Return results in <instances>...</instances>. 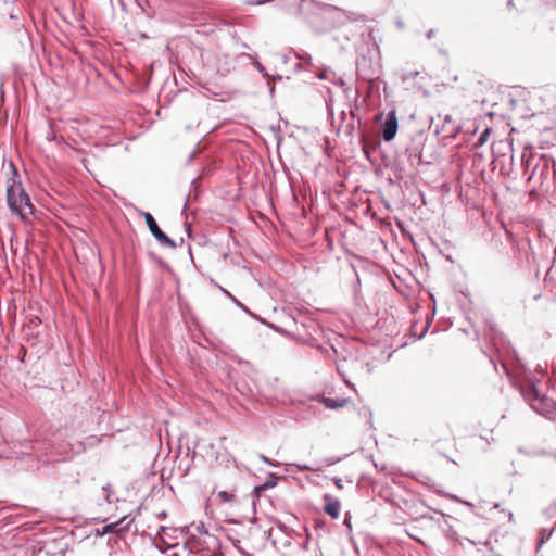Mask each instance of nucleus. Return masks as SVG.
I'll return each mask as SVG.
<instances>
[{
  "label": "nucleus",
  "instance_id": "11",
  "mask_svg": "<svg viewBox=\"0 0 556 556\" xmlns=\"http://www.w3.org/2000/svg\"><path fill=\"white\" fill-rule=\"evenodd\" d=\"M326 504L324 506V511L330 516L332 519H337L340 514L341 504L338 500L332 498L331 495L326 494L324 496Z\"/></svg>",
  "mask_w": 556,
  "mask_h": 556
},
{
  "label": "nucleus",
  "instance_id": "18",
  "mask_svg": "<svg viewBox=\"0 0 556 556\" xmlns=\"http://www.w3.org/2000/svg\"><path fill=\"white\" fill-rule=\"evenodd\" d=\"M251 60H253V65L254 67L260 72V73H265V67L256 60L255 56H252V55H248Z\"/></svg>",
  "mask_w": 556,
  "mask_h": 556
},
{
  "label": "nucleus",
  "instance_id": "36",
  "mask_svg": "<svg viewBox=\"0 0 556 556\" xmlns=\"http://www.w3.org/2000/svg\"><path fill=\"white\" fill-rule=\"evenodd\" d=\"M554 253H555V256H556V248L554 249Z\"/></svg>",
  "mask_w": 556,
  "mask_h": 556
},
{
  "label": "nucleus",
  "instance_id": "10",
  "mask_svg": "<svg viewBox=\"0 0 556 556\" xmlns=\"http://www.w3.org/2000/svg\"><path fill=\"white\" fill-rule=\"evenodd\" d=\"M343 91L349 100H353L354 104L350 108V114H351V121L344 126L345 132L348 135H352L355 130V111L358 110V98L361 96V92L357 88L353 89L351 86H346L343 88Z\"/></svg>",
  "mask_w": 556,
  "mask_h": 556
},
{
  "label": "nucleus",
  "instance_id": "35",
  "mask_svg": "<svg viewBox=\"0 0 556 556\" xmlns=\"http://www.w3.org/2000/svg\"><path fill=\"white\" fill-rule=\"evenodd\" d=\"M513 4V0H508V5H511Z\"/></svg>",
  "mask_w": 556,
  "mask_h": 556
},
{
  "label": "nucleus",
  "instance_id": "7",
  "mask_svg": "<svg viewBox=\"0 0 556 556\" xmlns=\"http://www.w3.org/2000/svg\"><path fill=\"white\" fill-rule=\"evenodd\" d=\"M356 75L358 79L364 81H372L378 75V64L370 58L362 55L356 61Z\"/></svg>",
  "mask_w": 556,
  "mask_h": 556
},
{
  "label": "nucleus",
  "instance_id": "24",
  "mask_svg": "<svg viewBox=\"0 0 556 556\" xmlns=\"http://www.w3.org/2000/svg\"><path fill=\"white\" fill-rule=\"evenodd\" d=\"M337 84L342 88L346 87L345 81L342 78H339Z\"/></svg>",
  "mask_w": 556,
  "mask_h": 556
},
{
  "label": "nucleus",
  "instance_id": "33",
  "mask_svg": "<svg viewBox=\"0 0 556 556\" xmlns=\"http://www.w3.org/2000/svg\"><path fill=\"white\" fill-rule=\"evenodd\" d=\"M262 459H263L264 462H266V463L268 462V460H267V458H266L265 456H262Z\"/></svg>",
  "mask_w": 556,
  "mask_h": 556
},
{
  "label": "nucleus",
  "instance_id": "28",
  "mask_svg": "<svg viewBox=\"0 0 556 556\" xmlns=\"http://www.w3.org/2000/svg\"><path fill=\"white\" fill-rule=\"evenodd\" d=\"M197 184H198V178H197V179H193V180L191 181V186H197Z\"/></svg>",
  "mask_w": 556,
  "mask_h": 556
},
{
  "label": "nucleus",
  "instance_id": "26",
  "mask_svg": "<svg viewBox=\"0 0 556 556\" xmlns=\"http://www.w3.org/2000/svg\"><path fill=\"white\" fill-rule=\"evenodd\" d=\"M189 199H190V194L186 195V201H185V204H184V208L187 207Z\"/></svg>",
  "mask_w": 556,
  "mask_h": 556
},
{
  "label": "nucleus",
  "instance_id": "14",
  "mask_svg": "<svg viewBox=\"0 0 556 556\" xmlns=\"http://www.w3.org/2000/svg\"><path fill=\"white\" fill-rule=\"evenodd\" d=\"M489 134H490V129L486 128L484 129L478 137L477 141L473 143V147L477 149L479 147H482L486 140H488V137H489Z\"/></svg>",
  "mask_w": 556,
  "mask_h": 556
},
{
  "label": "nucleus",
  "instance_id": "30",
  "mask_svg": "<svg viewBox=\"0 0 556 556\" xmlns=\"http://www.w3.org/2000/svg\"><path fill=\"white\" fill-rule=\"evenodd\" d=\"M545 2L547 3H555L556 4V0H544Z\"/></svg>",
  "mask_w": 556,
  "mask_h": 556
},
{
  "label": "nucleus",
  "instance_id": "8",
  "mask_svg": "<svg viewBox=\"0 0 556 556\" xmlns=\"http://www.w3.org/2000/svg\"><path fill=\"white\" fill-rule=\"evenodd\" d=\"M426 139L422 135H418L412 143L406 148V155L412 166H419L424 163L422 161V147ZM426 164H430V161H425Z\"/></svg>",
  "mask_w": 556,
  "mask_h": 556
},
{
  "label": "nucleus",
  "instance_id": "31",
  "mask_svg": "<svg viewBox=\"0 0 556 556\" xmlns=\"http://www.w3.org/2000/svg\"><path fill=\"white\" fill-rule=\"evenodd\" d=\"M508 157H509L510 163H513L514 156H513L511 153H510V155Z\"/></svg>",
  "mask_w": 556,
  "mask_h": 556
},
{
  "label": "nucleus",
  "instance_id": "21",
  "mask_svg": "<svg viewBox=\"0 0 556 556\" xmlns=\"http://www.w3.org/2000/svg\"><path fill=\"white\" fill-rule=\"evenodd\" d=\"M340 118H341V123H340V125L338 126V131H340V129L343 127V122L346 119V113H345V111H341Z\"/></svg>",
  "mask_w": 556,
  "mask_h": 556
},
{
  "label": "nucleus",
  "instance_id": "15",
  "mask_svg": "<svg viewBox=\"0 0 556 556\" xmlns=\"http://www.w3.org/2000/svg\"><path fill=\"white\" fill-rule=\"evenodd\" d=\"M324 403L328 408H338V407H342L345 404V401L338 403L332 399H325Z\"/></svg>",
  "mask_w": 556,
  "mask_h": 556
},
{
  "label": "nucleus",
  "instance_id": "22",
  "mask_svg": "<svg viewBox=\"0 0 556 556\" xmlns=\"http://www.w3.org/2000/svg\"><path fill=\"white\" fill-rule=\"evenodd\" d=\"M433 36H434V30L433 29L428 30L427 34H426V37L428 39H431Z\"/></svg>",
  "mask_w": 556,
  "mask_h": 556
},
{
  "label": "nucleus",
  "instance_id": "13",
  "mask_svg": "<svg viewBox=\"0 0 556 556\" xmlns=\"http://www.w3.org/2000/svg\"><path fill=\"white\" fill-rule=\"evenodd\" d=\"M216 496L222 503H230L235 501L236 497L233 492L229 491H219L216 493Z\"/></svg>",
  "mask_w": 556,
  "mask_h": 556
},
{
  "label": "nucleus",
  "instance_id": "29",
  "mask_svg": "<svg viewBox=\"0 0 556 556\" xmlns=\"http://www.w3.org/2000/svg\"><path fill=\"white\" fill-rule=\"evenodd\" d=\"M336 484L338 485V488H342V485H341V480H339V479H338V480L336 481Z\"/></svg>",
  "mask_w": 556,
  "mask_h": 556
},
{
  "label": "nucleus",
  "instance_id": "6",
  "mask_svg": "<svg viewBox=\"0 0 556 556\" xmlns=\"http://www.w3.org/2000/svg\"><path fill=\"white\" fill-rule=\"evenodd\" d=\"M484 330L485 337L491 341L493 348H509L510 342L507 336L498 328L494 320L486 318Z\"/></svg>",
  "mask_w": 556,
  "mask_h": 556
},
{
  "label": "nucleus",
  "instance_id": "25",
  "mask_svg": "<svg viewBox=\"0 0 556 556\" xmlns=\"http://www.w3.org/2000/svg\"><path fill=\"white\" fill-rule=\"evenodd\" d=\"M30 323L33 325H37V324H40L41 321H40V319L38 317H35L34 319L30 320Z\"/></svg>",
  "mask_w": 556,
  "mask_h": 556
},
{
  "label": "nucleus",
  "instance_id": "2",
  "mask_svg": "<svg viewBox=\"0 0 556 556\" xmlns=\"http://www.w3.org/2000/svg\"><path fill=\"white\" fill-rule=\"evenodd\" d=\"M300 15H302L308 24L318 30H324L336 25V20L342 14L339 8L321 3L315 0H302L298 7Z\"/></svg>",
  "mask_w": 556,
  "mask_h": 556
},
{
  "label": "nucleus",
  "instance_id": "20",
  "mask_svg": "<svg viewBox=\"0 0 556 556\" xmlns=\"http://www.w3.org/2000/svg\"><path fill=\"white\" fill-rule=\"evenodd\" d=\"M298 58L303 61V62H306V63H309L312 61V56L307 53H304L303 55H299L298 54Z\"/></svg>",
  "mask_w": 556,
  "mask_h": 556
},
{
  "label": "nucleus",
  "instance_id": "4",
  "mask_svg": "<svg viewBox=\"0 0 556 556\" xmlns=\"http://www.w3.org/2000/svg\"><path fill=\"white\" fill-rule=\"evenodd\" d=\"M459 131L460 125H458L451 115H445L442 125H435L433 129L435 136L442 135L440 141L444 146L451 144Z\"/></svg>",
  "mask_w": 556,
  "mask_h": 556
},
{
  "label": "nucleus",
  "instance_id": "5",
  "mask_svg": "<svg viewBox=\"0 0 556 556\" xmlns=\"http://www.w3.org/2000/svg\"><path fill=\"white\" fill-rule=\"evenodd\" d=\"M137 212L140 216L144 218L148 229L151 235L157 240L161 245H165L172 249H175L177 245L174 240H172L157 225L155 218L152 214L138 210Z\"/></svg>",
  "mask_w": 556,
  "mask_h": 556
},
{
  "label": "nucleus",
  "instance_id": "17",
  "mask_svg": "<svg viewBox=\"0 0 556 556\" xmlns=\"http://www.w3.org/2000/svg\"><path fill=\"white\" fill-rule=\"evenodd\" d=\"M223 291L240 307L242 308L244 312H247L248 314H252L241 302H239L233 295H231L228 291L224 290Z\"/></svg>",
  "mask_w": 556,
  "mask_h": 556
},
{
  "label": "nucleus",
  "instance_id": "3",
  "mask_svg": "<svg viewBox=\"0 0 556 556\" xmlns=\"http://www.w3.org/2000/svg\"><path fill=\"white\" fill-rule=\"evenodd\" d=\"M9 166L12 176L9 178V185L7 187V204L10 211L18 216L21 220L27 222L30 216L34 215L35 206L21 181L15 180L18 176V172L13 162H10Z\"/></svg>",
  "mask_w": 556,
  "mask_h": 556
},
{
  "label": "nucleus",
  "instance_id": "1",
  "mask_svg": "<svg viewBox=\"0 0 556 556\" xmlns=\"http://www.w3.org/2000/svg\"><path fill=\"white\" fill-rule=\"evenodd\" d=\"M520 165L530 195L556 201V160L547 153L526 148L521 153Z\"/></svg>",
  "mask_w": 556,
  "mask_h": 556
},
{
  "label": "nucleus",
  "instance_id": "23",
  "mask_svg": "<svg viewBox=\"0 0 556 556\" xmlns=\"http://www.w3.org/2000/svg\"><path fill=\"white\" fill-rule=\"evenodd\" d=\"M330 102H331V99L329 100V102L327 103V110H328V113L329 115L332 117L333 116V112H332V109L330 106Z\"/></svg>",
  "mask_w": 556,
  "mask_h": 556
},
{
  "label": "nucleus",
  "instance_id": "12",
  "mask_svg": "<svg viewBox=\"0 0 556 556\" xmlns=\"http://www.w3.org/2000/svg\"><path fill=\"white\" fill-rule=\"evenodd\" d=\"M525 397L530 402L531 406L534 409H538L535 404L533 403L534 400H538L539 392L533 386H529L526 390H523Z\"/></svg>",
  "mask_w": 556,
  "mask_h": 556
},
{
  "label": "nucleus",
  "instance_id": "27",
  "mask_svg": "<svg viewBox=\"0 0 556 556\" xmlns=\"http://www.w3.org/2000/svg\"><path fill=\"white\" fill-rule=\"evenodd\" d=\"M0 93L3 94V83L0 81Z\"/></svg>",
  "mask_w": 556,
  "mask_h": 556
},
{
  "label": "nucleus",
  "instance_id": "16",
  "mask_svg": "<svg viewBox=\"0 0 556 556\" xmlns=\"http://www.w3.org/2000/svg\"><path fill=\"white\" fill-rule=\"evenodd\" d=\"M121 523H122V520L105 526L104 527V532H118L119 531L118 527H119Z\"/></svg>",
  "mask_w": 556,
  "mask_h": 556
},
{
  "label": "nucleus",
  "instance_id": "9",
  "mask_svg": "<svg viewBox=\"0 0 556 556\" xmlns=\"http://www.w3.org/2000/svg\"><path fill=\"white\" fill-rule=\"evenodd\" d=\"M399 128L397 117L394 110L388 112L386 121L381 125L380 135L386 142H390L396 136Z\"/></svg>",
  "mask_w": 556,
  "mask_h": 556
},
{
  "label": "nucleus",
  "instance_id": "32",
  "mask_svg": "<svg viewBox=\"0 0 556 556\" xmlns=\"http://www.w3.org/2000/svg\"><path fill=\"white\" fill-rule=\"evenodd\" d=\"M192 159H193V154H191V155L189 156L188 162H190Z\"/></svg>",
  "mask_w": 556,
  "mask_h": 556
},
{
  "label": "nucleus",
  "instance_id": "19",
  "mask_svg": "<svg viewBox=\"0 0 556 556\" xmlns=\"http://www.w3.org/2000/svg\"><path fill=\"white\" fill-rule=\"evenodd\" d=\"M494 163V167L496 168L498 166V163H501V166H500V170L502 174L506 173L508 174V169L506 168V166L504 165L503 161H500V160H494L493 161Z\"/></svg>",
  "mask_w": 556,
  "mask_h": 556
},
{
  "label": "nucleus",
  "instance_id": "34",
  "mask_svg": "<svg viewBox=\"0 0 556 556\" xmlns=\"http://www.w3.org/2000/svg\"><path fill=\"white\" fill-rule=\"evenodd\" d=\"M405 346H406V343L401 344V346H400V348H401V349H404Z\"/></svg>",
  "mask_w": 556,
  "mask_h": 556
}]
</instances>
